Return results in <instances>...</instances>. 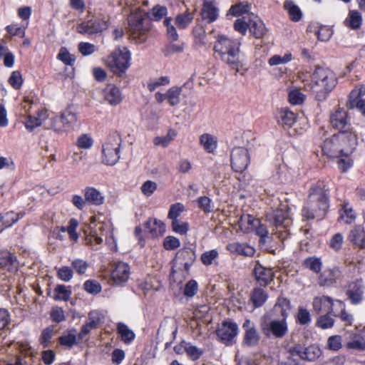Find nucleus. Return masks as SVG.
I'll return each mask as SVG.
<instances>
[{"label":"nucleus","mask_w":365,"mask_h":365,"mask_svg":"<svg viewBox=\"0 0 365 365\" xmlns=\"http://www.w3.org/2000/svg\"><path fill=\"white\" fill-rule=\"evenodd\" d=\"M329 208V198L324 185L318 182L309 190V199L302 210L303 217L307 220L322 219Z\"/></svg>","instance_id":"f257e3e1"},{"label":"nucleus","mask_w":365,"mask_h":365,"mask_svg":"<svg viewBox=\"0 0 365 365\" xmlns=\"http://www.w3.org/2000/svg\"><path fill=\"white\" fill-rule=\"evenodd\" d=\"M240 43L224 36H219L214 50L223 63L239 72L243 67V58L240 51Z\"/></svg>","instance_id":"f03ea898"},{"label":"nucleus","mask_w":365,"mask_h":365,"mask_svg":"<svg viewBox=\"0 0 365 365\" xmlns=\"http://www.w3.org/2000/svg\"><path fill=\"white\" fill-rule=\"evenodd\" d=\"M356 145V136L354 133L346 131L339 132L324 141L322 152L329 158L347 156L353 151Z\"/></svg>","instance_id":"7ed1b4c3"},{"label":"nucleus","mask_w":365,"mask_h":365,"mask_svg":"<svg viewBox=\"0 0 365 365\" xmlns=\"http://www.w3.org/2000/svg\"><path fill=\"white\" fill-rule=\"evenodd\" d=\"M337 83L335 73L327 68L317 66L312 75L310 90L318 101H324Z\"/></svg>","instance_id":"20e7f679"},{"label":"nucleus","mask_w":365,"mask_h":365,"mask_svg":"<svg viewBox=\"0 0 365 365\" xmlns=\"http://www.w3.org/2000/svg\"><path fill=\"white\" fill-rule=\"evenodd\" d=\"M128 21L130 36L138 43L145 42L152 26L148 13L141 9H136L131 12Z\"/></svg>","instance_id":"39448f33"},{"label":"nucleus","mask_w":365,"mask_h":365,"mask_svg":"<svg viewBox=\"0 0 365 365\" xmlns=\"http://www.w3.org/2000/svg\"><path fill=\"white\" fill-rule=\"evenodd\" d=\"M265 221L273 227L272 235H276L282 241L287 239L289 235L288 227L291 224L287 210L277 209L273 213L268 214Z\"/></svg>","instance_id":"423d86ee"},{"label":"nucleus","mask_w":365,"mask_h":365,"mask_svg":"<svg viewBox=\"0 0 365 365\" xmlns=\"http://www.w3.org/2000/svg\"><path fill=\"white\" fill-rule=\"evenodd\" d=\"M121 145V138L118 133L110 135L102 149V163L107 165H115L120 159V148Z\"/></svg>","instance_id":"0eeeda50"},{"label":"nucleus","mask_w":365,"mask_h":365,"mask_svg":"<svg viewBox=\"0 0 365 365\" xmlns=\"http://www.w3.org/2000/svg\"><path fill=\"white\" fill-rule=\"evenodd\" d=\"M109 224L103 221H98L96 217H91L89 225V234L85 237V243L92 249L97 250L96 247L103 242V237L107 235Z\"/></svg>","instance_id":"6e6552de"},{"label":"nucleus","mask_w":365,"mask_h":365,"mask_svg":"<svg viewBox=\"0 0 365 365\" xmlns=\"http://www.w3.org/2000/svg\"><path fill=\"white\" fill-rule=\"evenodd\" d=\"M130 55L126 47L117 48L107 58V64L112 71L121 75L130 66Z\"/></svg>","instance_id":"1a4fd4ad"},{"label":"nucleus","mask_w":365,"mask_h":365,"mask_svg":"<svg viewBox=\"0 0 365 365\" xmlns=\"http://www.w3.org/2000/svg\"><path fill=\"white\" fill-rule=\"evenodd\" d=\"M262 330L264 336L275 338H282L287 332V324L284 319L272 320L262 324Z\"/></svg>","instance_id":"9d476101"},{"label":"nucleus","mask_w":365,"mask_h":365,"mask_svg":"<svg viewBox=\"0 0 365 365\" xmlns=\"http://www.w3.org/2000/svg\"><path fill=\"white\" fill-rule=\"evenodd\" d=\"M250 163L248 150L242 147L234 148L231 153V166L235 172L242 173Z\"/></svg>","instance_id":"9b49d317"},{"label":"nucleus","mask_w":365,"mask_h":365,"mask_svg":"<svg viewBox=\"0 0 365 365\" xmlns=\"http://www.w3.org/2000/svg\"><path fill=\"white\" fill-rule=\"evenodd\" d=\"M289 352L292 356H298L303 360L314 361L321 355V349L315 344L304 346L302 344H296L290 348Z\"/></svg>","instance_id":"f8f14e48"},{"label":"nucleus","mask_w":365,"mask_h":365,"mask_svg":"<svg viewBox=\"0 0 365 365\" xmlns=\"http://www.w3.org/2000/svg\"><path fill=\"white\" fill-rule=\"evenodd\" d=\"M171 18H166L164 20V25L167 27V34L170 43L165 50V55H170L175 53H181L184 50V43H175L178 39V34L175 27L171 24Z\"/></svg>","instance_id":"ddd939ff"},{"label":"nucleus","mask_w":365,"mask_h":365,"mask_svg":"<svg viewBox=\"0 0 365 365\" xmlns=\"http://www.w3.org/2000/svg\"><path fill=\"white\" fill-rule=\"evenodd\" d=\"M219 339L229 345L232 344V340L235 338L238 333V327L237 324L231 321H225L216 331Z\"/></svg>","instance_id":"4468645a"},{"label":"nucleus","mask_w":365,"mask_h":365,"mask_svg":"<svg viewBox=\"0 0 365 365\" xmlns=\"http://www.w3.org/2000/svg\"><path fill=\"white\" fill-rule=\"evenodd\" d=\"M107 21L102 19H93L83 22L77 26V31L81 34H93L102 32L108 28Z\"/></svg>","instance_id":"2eb2a0df"},{"label":"nucleus","mask_w":365,"mask_h":365,"mask_svg":"<svg viewBox=\"0 0 365 365\" xmlns=\"http://www.w3.org/2000/svg\"><path fill=\"white\" fill-rule=\"evenodd\" d=\"M312 304L314 310L317 314L324 312L337 317L336 312L334 310L336 300L328 296L314 297Z\"/></svg>","instance_id":"dca6fc26"},{"label":"nucleus","mask_w":365,"mask_h":365,"mask_svg":"<svg viewBox=\"0 0 365 365\" xmlns=\"http://www.w3.org/2000/svg\"><path fill=\"white\" fill-rule=\"evenodd\" d=\"M253 273L257 282L261 287H267L273 280L274 273L272 268L266 267L257 262L253 269Z\"/></svg>","instance_id":"f3484780"},{"label":"nucleus","mask_w":365,"mask_h":365,"mask_svg":"<svg viewBox=\"0 0 365 365\" xmlns=\"http://www.w3.org/2000/svg\"><path fill=\"white\" fill-rule=\"evenodd\" d=\"M130 275V267L127 263L118 262L112 265L111 279L117 284L127 282Z\"/></svg>","instance_id":"a211bd4d"},{"label":"nucleus","mask_w":365,"mask_h":365,"mask_svg":"<svg viewBox=\"0 0 365 365\" xmlns=\"http://www.w3.org/2000/svg\"><path fill=\"white\" fill-rule=\"evenodd\" d=\"M245 334L243 337V344L247 346H257L260 339V335L255 325L247 319L243 324Z\"/></svg>","instance_id":"6ab92c4d"},{"label":"nucleus","mask_w":365,"mask_h":365,"mask_svg":"<svg viewBox=\"0 0 365 365\" xmlns=\"http://www.w3.org/2000/svg\"><path fill=\"white\" fill-rule=\"evenodd\" d=\"M330 123L331 125L339 130V132L346 131L349 133V125L347 121V114L345 110L338 108L330 115Z\"/></svg>","instance_id":"aec40b11"},{"label":"nucleus","mask_w":365,"mask_h":365,"mask_svg":"<svg viewBox=\"0 0 365 365\" xmlns=\"http://www.w3.org/2000/svg\"><path fill=\"white\" fill-rule=\"evenodd\" d=\"M103 99L111 106H117L123 100L120 88L115 85L109 84L103 91Z\"/></svg>","instance_id":"412c9836"},{"label":"nucleus","mask_w":365,"mask_h":365,"mask_svg":"<svg viewBox=\"0 0 365 365\" xmlns=\"http://www.w3.org/2000/svg\"><path fill=\"white\" fill-rule=\"evenodd\" d=\"M195 259V252L185 248L179 250L175 256V262L184 266L185 270L188 271Z\"/></svg>","instance_id":"4be33fe9"},{"label":"nucleus","mask_w":365,"mask_h":365,"mask_svg":"<svg viewBox=\"0 0 365 365\" xmlns=\"http://www.w3.org/2000/svg\"><path fill=\"white\" fill-rule=\"evenodd\" d=\"M227 250L232 254H237L245 257H252L255 253L253 247L247 243L234 242L227 245Z\"/></svg>","instance_id":"5701e85b"},{"label":"nucleus","mask_w":365,"mask_h":365,"mask_svg":"<svg viewBox=\"0 0 365 365\" xmlns=\"http://www.w3.org/2000/svg\"><path fill=\"white\" fill-rule=\"evenodd\" d=\"M145 231L148 232L151 237H157L163 235L165 227L163 222L156 219H148L144 224Z\"/></svg>","instance_id":"b1692460"},{"label":"nucleus","mask_w":365,"mask_h":365,"mask_svg":"<svg viewBox=\"0 0 365 365\" xmlns=\"http://www.w3.org/2000/svg\"><path fill=\"white\" fill-rule=\"evenodd\" d=\"M340 277V270L333 268L324 270L319 277L320 286H331L334 284Z\"/></svg>","instance_id":"393cba45"},{"label":"nucleus","mask_w":365,"mask_h":365,"mask_svg":"<svg viewBox=\"0 0 365 365\" xmlns=\"http://www.w3.org/2000/svg\"><path fill=\"white\" fill-rule=\"evenodd\" d=\"M79 341H81V340H78V336L76 334V330L75 329L66 331L63 334L58 338L59 344L68 349H71Z\"/></svg>","instance_id":"a878e982"},{"label":"nucleus","mask_w":365,"mask_h":365,"mask_svg":"<svg viewBox=\"0 0 365 365\" xmlns=\"http://www.w3.org/2000/svg\"><path fill=\"white\" fill-rule=\"evenodd\" d=\"M348 240L354 245L365 248V230L363 227L358 225L354 227L348 235Z\"/></svg>","instance_id":"bb28decb"},{"label":"nucleus","mask_w":365,"mask_h":365,"mask_svg":"<svg viewBox=\"0 0 365 365\" xmlns=\"http://www.w3.org/2000/svg\"><path fill=\"white\" fill-rule=\"evenodd\" d=\"M83 192L86 201L89 204L101 205L104 202V196L95 187H86Z\"/></svg>","instance_id":"cd10ccee"},{"label":"nucleus","mask_w":365,"mask_h":365,"mask_svg":"<svg viewBox=\"0 0 365 365\" xmlns=\"http://www.w3.org/2000/svg\"><path fill=\"white\" fill-rule=\"evenodd\" d=\"M249 29L250 33L257 38L264 36L266 29L263 22L256 16L253 14L250 17Z\"/></svg>","instance_id":"c85d7f7f"},{"label":"nucleus","mask_w":365,"mask_h":365,"mask_svg":"<svg viewBox=\"0 0 365 365\" xmlns=\"http://www.w3.org/2000/svg\"><path fill=\"white\" fill-rule=\"evenodd\" d=\"M194 18V11L187 9L185 11L178 14L175 16V24L179 29H185L192 22Z\"/></svg>","instance_id":"c756f323"},{"label":"nucleus","mask_w":365,"mask_h":365,"mask_svg":"<svg viewBox=\"0 0 365 365\" xmlns=\"http://www.w3.org/2000/svg\"><path fill=\"white\" fill-rule=\"evenodd\" d=\"M277 118L279 123L287 127H291L296 120L295 113L286 108L278 110Z\"/></svg>","instance_id":"7c9ffc66"},{"label":"nucleus","mask_w":365,"mask_h":365,"mask_svg":"<svg viewBox=\"0 0 365 365\" xmlns=\"http://www.w3.org/2000/svg\"><path fill=\"white\" fill-rule=\"evenodd\" d=\"M238 223L244 232H250L255 230L256 225H259V219L250 215H244L241 216Z\"/></svg>","instance_id":"2f4dec72"},{"label":"nucleus","mask_w":365,"mask_h":365,"mask_svg":"<svg viewBox=\"0 0 365 365\" xmlns=\"http://www.w3.org/2000/svg\"><path fill=\"white\" fill-rule=\"evenodd\" d=\"M268 297L267 293L260 287H255L250 294V301L255 308L262 307Z\"/></svg>","instance_id":"473e14b6"},{"label":"nucleus","mask_w":365,"mask_h":365,"mask_svg":"<svg viewBox=\"0 0 365 365\" xmlns=\"http://www.w3.org/2000/svg\"><path fill=\"white\" fill-rule=\"evenodd\" d=\"M0 266L9 271L16 269L18 263L16 256L7 251L2 252L0 257Z\"/></svg>","instance_id":"72a5a7b5"},{"label":"nucleus","mask_w":365,"mask_h":365,"mask_svg":"<svg viewBox=\"0 0 365 365\" xmlns=\"http://www.w3.org/2000/svg\"><path fill=\"white\" fill-rule=\"evenodd\" d=\"M20 214L13 211L0 213V232L19 220Z\"/></svg>","instance_id":"f704fd0d"},{"label":"nucleus","mask_w":365,"mask_h":365,"mask_svg":"<svg viewBox=\"0 0 365 365\" xmlns=\"http://www.w3.org/2000/svg\"><path fill=\"white\" fill-rule=\"evenodd\" d=\"M47 118V112L46 110H41L38 112V117H33L31 115H28L25 122L26 128L32 130L36 127L40 126L42 123V121Z\"/></svg>","instance_id":"c9c22d12"},{"label":"nucleus","mask_w":365,"mask_h":365,"mask_svg":"<svg viewBox=\"0 0 365 365\" xmlns=\"http://www.w3.org/2000/svg\"><path fill=\"white\" fill-rule=\"evenodd\" d=\"M201 16L203 20L210 24L215 21L218 17V9L215 4L203 5L201 11Z\"/></svg>","instance_id":"e433bc0d"},{"label":"nucleus","mask_w":365,"mask_h":365,"mask_svg":"<svg viewBox=\"0 0 365 365\" xmlns=\"http://www.w3.org/2000/svg\"><path fill=\"white\" fill-rule=\"evenodd\" d=\"M200 143L207 153H213L217 148V140L213 135L205 133L200 137Z\"/></svg>","instance_id":"4c0bfd02"},{"label":"nucleus","mask_w":365,"mask_h":365,"mask_svg":"<svg viewBox=\"0 0 365 365\" xmlns=\"http://www.w3.org/2000/svg\"><path fill=\"white\" fill-rule=\"evenodd\" d=\"M56 333V330L54 325H50L42 330L38 341L43 348H46L50 346L51 339Z\"/></svg>","instance_id":"58836bf2"},{"label":"nucleus","mask_w":365,"mask_h":365,"mask_svg":"<svg viewBox=\"0 0 365 365\" xmlns=\"http://www.w3.org/2000/svg\"><path fill=\"white\" fill-rule=\"evenodd\" d=\"M284 8L287 11L289 18L292 21H299L302 16L300 9L292 1H286Z\"/></svg>","instance_id":"ea45409f"},{"label":"nucleus","mask_w":365,"mask_h":365,"mask_svg":"<svg viewBox=\"0 0 365 365\" xmlns=\"http://www.w3.org/2000/svg\"><path fill=\"white\" fill-rule=\"evenodd\" d=\"M60 116L67 132L72 129L74 124L77 122L76 113L69 109H66L62 112Z\"/></svg>","instance_id":"a19ab883"},{"label":"nucleus","mask_w":365,"mask_h":365,"mask_svg":"<svg viewBox=\"0 0 365 365\" xmlns=\"http://www.w3.org/2000/svg\"><path fill=\"white\" fill-rule=\"evenodd\" d=\"M176 136V133L174 130H169L168 133L164 136H158L153 139V143L157 146L167 147L170 143Z\"/></svg>","instance_id":"79ce46f5"},{"label":"nucleus","mask_w":365,"mask_h":365,"mask_svg":"<svg viewBox=\"0 0 365 365\" xmlns=\"http://www.w3.org/2000/svg\"><path fill=\"white\" fill-rule=\"evenodd\" d=\"M363 293L362 288L355 284L351 289L347 291L346 294L352 304H357L362 301Z\"/></svg>","instance_id":"37998d69"},{"label":"nucleus","mask_w":365,"mask_h":365,"mask_svg":"<svg viewBox=\"0 0 365 365\" xmlns=\"http://www.w3.org/2000/svg\"><path fill=\"white\" fill-rule=\"evenodd\" d=\"M361 21V15L359 11H351L345 22L349 27L356 29L360 27Z\"/></svg>","instance_id":"c03bdc74"},{"label":"nucleus","mask_w":365,"mask_h":365,"mask_svg":"<svg viewBox=\"0 0 365 365\" xmlns=\"http://www.w3.org/2000/svg\"><path fill=\"white\" fill-rule=\"evenodd\" d=\"M118 332L120 335L122 340L126 344L130 343L135 338V334L133 331L129 329L123 323L118 324Z\"/></svg>","instance_id":"a18cd8bd"},{"label":"nucleus","mask_w":365,"mask_h":365,"mask_svg":"<svg viewBox=\"0 0 365 365\" xmlns=\"http://www.w3.org/2000/svg\"><path fill=\"white\" fill-rule=\"evenodd\" d=\"M303 265L315 273H319L322 269L321 259L315 257L305 259L303 262Z\"/></svg>","instance_id":"49530a36"},{"label":"nucleus","mask_w":365,"mask_h":365,"mask_svg":"<svg viewBox=\"0 0 365 365\" xmlns=\"http://www.w3.org/2000/svg\"><path fill=\"white\" fill-rule=\"evenodd\" d=\"M181 88L177 86L170 88L166 93V98L171 106H175L180 103Z\"/></svg>","instance_id":"de8ad7c7"},{"label":"nucleus","mask_w":365,"mask_h":365,"mask_svg":"<svg viewBox=\"0 0 365 365\" xmlns=\"http://www.w3.org/2000/svg\"><path fill=\"white\" fill-rule=\"evenodd\" d=\"M340 218L346 224L351 223L356 218V213L349 203H344L340 214Z\"/></svg>","instance_id":"09e8293b"},{"label":"nucleus","mask_w":365,"mask_h":365,"mask_svg":"<svg viewBox=\"0 0 365 365\" xmlns=\"http://www.w3.org/2000/svg\"><path fill=\"white\" fill-rule=\"evenodd\" d=\"M192 34L196 43L200 46L206 43V32L202 26L199 24L196 25L192 29Z\"/></svg>","instance_id":"8fccbe9b"},{"label":"nucleus","mask_w":365,"mask_h":365,"mask_svg":"<svg viewBox=\"0 0 365 365\" xmlns=\"http://www.w3.org/2000/svg\"><path fill=\"white\" fill-rule=\"evenodd\" d=\"M54 299L56 300L67 301L71 294V291L65 285L61 284L56 286V287L54 289Z\"/></svg>","instance_id":"3c124183"},{"label":"nucleus","mask_w":365,"mask_h":365,"mask_svg":"<svg viewBox=\"0 0 365 365\" xmlns=\"http://www.w3.org/2000/svg\"><path fill=\"white\" fill-rule=\"evenodd\" d=\"M104 316L98 311H91L89 312L87 322L96 329L103 322Z\"/></svg>","instance_id":"603ef678"},{"label":"nucleus","mask_w":365,"mask_h":365,"mask_svg":"<svg viewBox=\"0 0 365 365\" xmlns=\"http://www.w3.org/2000/svg\"><path fill=\"white\" fill-rule=\"evenodd\" d=\"M184 349L187 356L194 361L198 359L204 353L202 349L190 344H186Z\"/></svg>","instance_id":"864d4df0"},{"label":"nucleus","mask_w":365,"mask_h":365,"mask_svg":"<svg viewBox=\"0 0 365 365\" xmlns=\"http://www.w3.org/2000/svg\"><path fill=\"white\" fill-rule=\"evenodd\" d=\"M218 256V252L216 250H212L202 253L200 259L203 264L208 266L212 264Z\"/></svg>","instance_id":"5fc2aeb1"},{"label":"nucleus","mask_w":365,"mask_h":365,"mask_svg":"<svg viewBox=\"0 0 365 365\" xmlns=\"http://www.w3.org/2000/svg\"><path fill=\"white\" fill-rule=\"evenodd\" d=\"M93 143L92 138L88 134L81 135L76 140V145L81 149H89L92 147Z\"/></svg>","instance_id":"6e6d98bb"},{"label":"nucleus","mask_w":365,"mask_h":365,"mask_svg":"<svg viewBox=\"0 0 365 365\" xmlns=\"http://www.w3.org/2000/svg\"><path fill=\"white\" fill-rule=\"evenodd\" d=\"M49 128L58 133L67 132L60 115L55 116L51 120Z\"/></svg>","instance_id":"4d7b16f0"},{"label":"nucleus","mask_w":365,"mask_h":365,"mask_svg":"<svg viewBox=\"0 0 365 365\" xmlns=\"http://www.w3.org/2000/svg\"><path fill=\"white\" fill-rule=\"evenodd\" d=\"M250 17H251V15H248L247 21H245L247 17L237 19L234 24L235 29L240 32L241 34L245 35L250 26Z\"/></svg>","instance_id":"13d9d810"},{"label":"nucleus","mask_w":365,"mask_h":365,"mask_svg":"<svg viewBox=\"0 0 365 365\" xmlns=\"http://www.w3.org/2000/svg\"><path fill=\"white\" fill-rule=\"evenodd\" d=\"M157 183L151 180H147L143 182L140 187L142 193L146 197L151 196L157 189Z\"/></svg>","instance_id":"bf43d9fd"},{"label":"nucleus","mask_w":365,"mask_h":365,"mask_svg":"<svg viewBox=\"0 0 365 365\" xmlns=\"http://www.w3.org/2000/svg\"><path fill=\"white\" fill-rule=\"evenodd\" d=\"M329 314L326 313L319 317L317 319V325L322 329H329L333 327L334 320L330 317Z\"/></svg>","instance_id":"052dcab7"},{"label":"nucleus","mask_w":365,"mask_h":365,"mask_svg":"<svg viewBox=\"0 0 365 365\" xmlns=\"http://www.w3.org/2000/svg\"><path fill=\"white\" fill-rule=\"evenodd\" d=\"M78 225V221L76 219L72 218L69 221V225L66 228L62 227L61 230L63 232L67 231L68 233L69 234L71 239H72L73 240H77L78 238V235L76 233V230Z\"/></svg>","instance_id":"680f3d73"},{"label":"nucleus","mask_w":365,"mask_h":365,"mask_svg":"<svg viewBox=\"0 0 365 365\" xmlns=\"http://www.w3.org/2000/svg\"><path fill=\"white\" fill-rule=\"evenodd\" d=\"M184 206L181 203H175L170 206L168 212V217L173 221L178 220V217L184 211Z\"/></svg>","instance_id":"e2e57ef3"},{"label":"nucleus","mask_w":365,"mask_h":365,"mask_svg":"<svg viewBox=\"0 0 365 365\" xmlns=\"http://www.w3.org/2000/svg\"><path fill=\"white\" fill-rule=\"evenodd\" d=\"M292 60V54L290 53L284 54L283 56L274 55L269 59L270 66H276L279 64L286 63Z\"/></svg>","instance_id":"0e129e2a"},{"label":"nucleus","mask_w":365,"mask_h":365,"mask_svg":"<svg viewBox=\"0 0 365 365\" xmlns=\"http://www.w3.org/2000/svg\"><path fill=\"white\" fill-rule=\"evenodd\" d=\"M348 349L362 351L365 349V339L361 336H356L346 344Z\"/></svg>","instance_id":"69168bd1"},{"label":"nucleus","mask_w":365,"mask_h":365,"mask_svg":"<svg viewBox=\"0 0 365 365\" xmlns=\"http://www.w3.org/2000/svg\"><path fill=\"white\" fill-rule=\"evenodd\" d=\"M58 58L63 61L65 64L72 66L75 61V58L70 54L67 49L62 47L58 54Z\"/></svg>","instance_id":"338daca9"},{"label":"nucleus","mask_w":365,"mask_h":365,"mask_svg":"<svg viewBox=\"0 0 365 365\" xmlns=\"http://www.w3.org/2000/svg\"><path fill=\"white\" fill-rule=\"evenodd\" d=\"M168 13V9L164 6L156 5L152 9L151 20L159 21L163 17L165 16Z\"/></svg>","instance_id":"774afa93"}]
</instances>
